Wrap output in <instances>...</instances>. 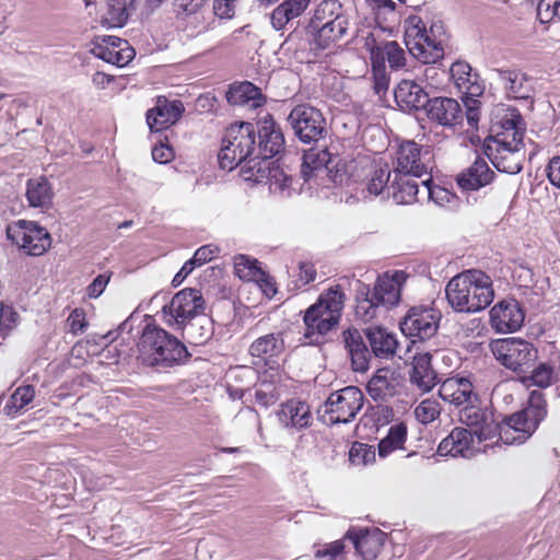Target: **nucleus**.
<instances>
[{
  "mask_svg": "<svg viewBox=\"0 0 560 560\" xmlns=\"http://www.w3.org/2000/svg\"><path fill=\"white\" fill-rule=\"evenodd\" d=\"M35 395L33 386L26 385L15 389L11 395L10 400L5 405V412L8 416L15 415L27 404H30Z\"/></svg>",
  "mask_w": 560,
  "mask_h": 560,
  "instance_id": "09e8293b",
  "label": "nucleus"
},
{
  "mask_svg": "<svg viewBox=\"0 0 560 560\" xmlns=\"http://www.w3.org/2000/svg\"><path fill=\"white\" fill-rule=\"evenodd\" d=\"M441 413V406L438 400L424 399L413 410L416 419L428 424L433 422Z\"/></svg>",
  "mask_w": 560,
  "mask_h": 560,
  "instance_id": "8fccbe9b",
  "label": "nucleus"
},
{
  "mask_svg": "<svg viewBox=\"0 0 560 560\" xmlns=\"http://www.w3.org/2000/svg\"><path fill=\"white\" fill-rule=\"evenodd\" d=\"M431 151L429 147H422L413 140L404 141L395 152L394 171L396 176L399 174L411 175L421 178L429 175L431 165Z\"/></svg>",
  "mask_w": 560,
  "mask_h": 560,
  "instance_id": "9d476101",
  "label": "nucleus"
},
{
  "mask_svg": "<svg viewBox=\"0 0 560 560\" xmlns=\"http://www.w3.org/2000/svg\"><path fill=\"white\" fill-rule=\"evenodd\" d=\"M552 381V369L546 364L537 366L529 375L522 377V383L526 387L537 386L540 388L548 387Z\"/></svg>",
  "mask_w": 560,
  "mask_h": 560,
  "instance_id": "3c124183",
  "label": "nucleus"
},
{
  "mask_svg": "<svg viewBox=\"0 0 560 560\" xmlns=\"http://www.w3.org/2000/svg\"><path fill=\"white\" fill-rule=\"evenodd\" d=\"M474 434L466 428L456 427L444 438L438 447L440 456H462L469 458L475 454Z\"/></svg>",
  "mask_w": 560,
  "mask_h": 560,
  "instance_id": "b1692460",
  "label": "nucleus"
},
{
  "mask_svg": "<svg viewBox=\"0 0 560 560\" xmlns=\"http://www.w3.org/2000/svg\"><path fill=\"white\" fill-rule=\"evenodd\" d=\"M430 182L431 177H428L422 180L423 190L427 194V196L440 206H443L445 202H450L451 199L453 198V195L442 187H431Z\"/></svg>",
  "mask_w": 560,
  "mask_h": 560,
  "instance_id": "5fc2aeb1",
  "label": "nucleus"
},
{
  "mask_svg": "<svg viewBox=\"0 0 560 560\" xmlns=\"http://www.w3.org/2000/svg\"><path fill=\"white\" fill-rule=\"evenodd\" d=\"M234 269L238 278L247 281L255 279V277L259 272L257 261L252 260L250 258L244 255H240L238 257L235 258Z\"/></svg>",
  "mask_w": 560,
  "mask_h": 560,
  "instance_id": "864d4df0",
  "label": "nucleus"
},
{
  "mask_svg": "<svg viewBox=\"0 0 560 560\" xmlns=\"http://www.w3.org/2000/svg\"><path fill=\"white\" fill-rule=\"evenodd\" d=\"M218 253H219L218 246L212 245V244L205 245L195 252V254L190 260L194 261L196 267L201 266V265L210 261L211 259H213L218 255Z\"/></svg>",
  "mask_w": 560,
  "mask_h": 560,
  "instance_id": "052dcab7",
  "label": "nucleus"
},
{
  "mask_svg": "<svg viewBox=\"0 0 560 560\" xmlns=\"http://www.w3.org/2000/svg\"><path fill=\"white\" fill-rule=\"evenodd\" d=\"M547 416L546 400L539 390H533L528 405L521 411L506 417L501 423L494 419L493 412L480 407V402L468 404L458 410L459 421L471 428L478 443L499 436L506 444H522L537 430Z\"/></svg>",
  "mask_w": 560,
  "mask_h": 560,
  "instance_id": "f257e3e1",
  "label": "nucleus"
},
{
  "mask_svg": "<svg viewBox=\"0 0 560 560\" xmlns=\"http://www.w3.org/2000/svg\"><path fill=\"white\" fill-rule=\"evenodd\" d=\"M310 0H285L271 13L272 26L280 31L290 21L299 18L308 7Z\"/></svg>",
  "mask_w": 560,
  "mask_h": 560,
  "instance_id": "e433bc0d",
  "label": "nucleus"
},
{
  "mask_svg": "<svg viewBox=\"0 0 560 560\" xmlns=\"http://www.w3.org/2000/svg\"><path fill=\"white\" fill-rule=\"evenodd\" d=\"M440 319L434 308L412 307L400 322V330L407 337L427 340L436 334Z\"/></svg>",
  "mask_w": 560,
  "mask_h": 560,
  "instance_id": "2eb2a0df",
  "label": "nucleus"
},
{
  "mask_svg": "<svg viewBox=\"0 0 560 560\" xmlns=\"http://www.w3.org/2000/svg\"><path fill=\"white\" fill-rule=\"evenodd\" d=\"M256 154L255 128L250 122L231 125L222 141L218 160L222 170L242 166Z\"/></svg>",
  "mask_w": 560,
  "mask_h": 560,
  "instance_id": "0eeeda50",
  "label": "nucleus"
},
{
  "mask_svg": "<svg viewBox=\"0 0 560 560\" xmlns=\"http://www.w3.org/2000/svg\"><path fill=\"white\" fill-rule=\"evenodd\" d=\"M173 158V150L165 144L155 145L152 149V159L161 164L167 163Z\"/></svg>",
  "mask_w": 560,
  "mask_h": 560,
  "instance_id": "774afa93",
  "label": "nucleus"
},
{
  "mask_svg": "<svg viewBox=\"0 0 560 560\" xmlns=\"http://www.w3.org/2000/svg\"><path fill=\"white\" fill-rule=\"evenodd\" d=\"M347 20L345 16L339 15L330 19L319 27L315 28L317 36L324 43L335 42L340 39L347 32Z\"/></svg>",
  "mask_w": 560,
  "mask_h": 560,
  "instance_id": "c03bdc74",
  "label": "nucleus"
},
{
  "mask_svg": "<svg viewBox=\"0 0 560 560\" xmlns=\"http://www.w3.org/2000/svg\"><path fill=\"white\" fill-rule=\"evenodd\" d=\"M345 304V293L340 287L330 288L322 293L316 303L304 314V339L311 345H318L322 339L339 323Z\"/></svg>",
  "mask_w": 560,
  "mask_h": 560,
  "instance_id": "39448f33",
  "label": "nucleus"
},
{
  "mask_svg": "<svg viewBox=\"0 0 560 560\" xmlns=\"http://www.w3.org/2000/svg\"><path fill=\"white\" fill-rule=\"evenodd\" d=\"M365 334L375 357L390 359L395 355L398 346L395 334L381 327H370Z\"/></svg>",
  "mask_w": 560,
  "mask_h": 560,
  "instance_id": "473e14b6",
  "label": "nucleus"
},
{
  "mask_svg": "<svg viewBox=\"0 0 560 560\" xmlns=\"http://www.w3.org/2000/svg\"><path fill=\"white\" fill-rule=\"evenodd\" d=\"M524 128L521 116L515 110H506L491 125V135L486 138L485 154L499 171L517 174L525 158Z\"/></svg>",
  "mask_w": 560,
  "mask_h": 560,
  "instance_id": "f03ea898",
  "label": "nucleus"
},
{
  "mask_svg": "<svg viewBox=\"0 0 560 560\" xmlns=\"http://www.w3.org/2000/svg\"><path fill=\"white\" fill-rule=\"evenodd\" d=\"M443 35L442 24H432L427 30L418 15H411L405 21V44L409 52L422 63H435L443 58Z\"/></svg>",
  "mask_w": 560,
  "mask_h": 560,
  "instance_id": "423d86ee",
  "label": "nucleus"
},
{
  "mask_svg": "<svg viewBox=\"0 0 560 560\" xmlns=\"http://www.w3.org/2000/svg\"><path fill=\"white\" fill-rule=\"evenodd\" d=\"M26 198L31 207H49L52 200V190L49 182L45 177L28 179L26 185Z\"/></svg>",
  "mask_w": 560,
  "mask_h": 560,
  "instance_id": "ea45409f",
  "label": "nucleus"
},
{
  "mask_svg": "<svg viewBox=\"0 0 560 560\" xmlns=\"http://www.w3.org/2000/svg\"><path fill=\"white\" fill-rule=\"evenodd\" d=\"M491 350L502 365L515 372H525L537 359V350L523 339L497 340L491 345Z\"/></svg>",
  "mask_w": 560,
  "mask_h": 560,
  "instance_id": "9b49d317",
  "label": "nucleus"
},
{
  "mask_svg": "<svg viewBox=\"0 0 560 560\" xmlns=\"http://www.w3.org/2000/svg\"><path fill=\"white\" fill-rule=\"evenodd\" d=\"M557 0H539L537 18L541 23H548L557 18Z\"/></svg>",
  "mask_w": 560,
  "mask_h": 560,
  "instance_id": "13d9d810",
  "label": "nucleus"
},
{
  "mask_svg": "<svg viewBox=\"0 0 560 560\" xmlns=\"http://www.w3.org/2000/svg\"><path fill=\"white\" fill-rule=\"evenodd\" d=\"M19 314L12 306L1 304L0 308V330L10 331L18 323Z\"/></svg>",
  "mask_w": 560,
  "mask_h": 560,
  "instance_id": "4d7b16f0",
  "label": "nucleus"
},
{
  "mask_svg": "<svg viewBox=\"0 0 560 560\" xmlns=\"http://www.w3.org/2000/svg\"><path fill=\"white\" fill-rule=\"evenodd\" d=\"M397 381L387 369L378 370L368 382L366 390L375 401H386L396 394Z\"/></svg>",
  "mask_w": 560,
  "mask_h": 560,
  "instance_id": "f704fd0d",
  "label": "nucleus"
},
{
  "mask_svg": "<svg viewBox=\"0 0 560 560\" xmlns=\"http://www.w3.org/2000/svg\"><path fill=\"white\" fill-rule=\"evenodd\" d=\"M440 397L458 410L468 404L480 402L471 381L467 377L454 376L442 382L439 388Z\"/></svg>",
  "mask_w": 560,
  "mask_h": 560,
  "instance_id": "a211bd4d",
  "label": "nucleus"
},
{
  "mask_svg": "<svg viewBox=\"0 0 560 560\" xmlns=\"http://www.w3.org/2000/svg\"><path fill=\"white\" fill-rule=\"evenodd\" d=\"M425 112L431 121L443 127L453 128L463 120V109L459 103L450 97L430 98Z\"/></svg>",
  "mask_w": 560,
  "mask_h": 560,
  "instance_id": "4be33fe9",
  "label": "nucleus"
},
{
  "mask_svg": "<svg viewBox=\"0 0 560 560\" xmlns=\"http://www.w3.org/2000/svg\"><path fill=\"white\" fill-rule=\"evenodd\" d=\"M316 277V270L314 265L311 262H301L299 266V280L302 285H306L314 281Z\"/></svg>",
  "mask_w": 560,
  "mask_h": 560,
  "instance_id": "338daca9",
  "label": "nucleus"
},
{
  "mask_svg": "<svg viewBox=\"0 0 560 560\" xmlns=\"http://www.w3.org/2000/svg\"><path fill=\"white\" fill-rule=\"evenodd\" d=\"M450 75L460 93L472 96L480 93V86L474 80L471 67L466 61L454 62L451 66Z\"/></svg>",
  "mask_w": 560,
  "mask_h": 560,
  "instance_id": "58836bf2",
  "label": "nucleus"
},
{
  "mask_svg": "<svg viewBox=\"0 0 560 560\" xmlns=\"http://www.w3.org/2000/svg\"><path fill=\"white\" fill-rule=\"evenodd\" d=\"M349 460L355 466L368 465L375 460L373 446L355 442L349 451Z\"/></svg>",
  "mask_w": 560,
  "mask_h": 560,
  "instance_id": "603ef678",
  "label": "nucleus"
},
{
  "mask_svg": "<svg viewBox=\"0 0 560 560\" xmlns=\"http://www.w3.org/2000/svg\"><path fill=\"white\" fill-rule=\"evenodd\" d=\"M258 148L256 154L262 158H273L284 149V136L281 127L271 115L267 114L257 122Z\"/></svg>",
  "mask_w": 560,
  "mask_h": 560,
  "instance_id": "aec40b11",
  "label": "nucleus"
},
{
  "mask_svg": "<svg viewBox=\"0 0 560 560\" xmlns=\"http://www.w3.org/2000/svg\"><path fill=\"white\" fill-rule=\"evenodd\" d=\"M343 340L348 349L352 369L355 372H366L370 368L371 352L358 329H348L343 332Z\"/></svg>",
  "mask_w": 560,
  "mask_h": 560,
  "instance_id": "c756f323",
  "label": "nucleus"
},
{
  "mask_svg": "<svg viewBox=\"0 0 560 560\" xmlns=\"http://www.w3.org/2000/svg\"><path fill=\"white\" fill-rule=\"evenodd\" d=\"M445 294L451 307L460 313H477L487 308L494 299L492 280L477 269L463 271L453 277Z\"/></svg>",
  "mask_w": 560,
  "mask_h": 560,
  "instance_id": "7ed1b4c3",
  "label": "nucleus"
},
{
  "mask_svg": "<svg viewBox=\"0 0 560 560\" xmlns=\"http://www.w3.org/2000/svg\"><path fill=\"white\" fill-rule=\"evenodd\" d=\"M277 418L283 428L296 431L310 428L313 423L310 406L300 399H290L281 404Z\"/></svg>",
  "mask_w": 560,
  "mask_h": 560,
  "instance_id": "5701e85b",
  "label": "nucleus"
},
{
  "mask_svg": "<svg viewBox=\"0 0 560 560\" xmlns=\"http://www.w3.org/2000/svg\"><path fill=\"white\" fill-rule=\"evenodd\" d=\"M283 393L281 375L277 368H270L261 373L255 386V401L267 408L276 404Z\"/></svg>",
  "mask_w": 560,
  "mask_h": 560,
  "instance_id": "a878e982",
  "label": "nucleus"
},
{
  "mask_svg": "<svg viewBox=\"0 0 560 560\" xmlns=\"http://www.w3.org/2000/svg\"><path fill=\"white\" fill-rule=\"evenodd\" d=\"M393 175L387 165L375 168L365 184V188L371 196H378L384 190L390 191Z\"/></svg>",
  "mask_w": 560,
  "mask_h": 560,
  "instance_id": "a18cd8bd",
  "label": "nucleus"
},
{
  "mask_svg": "<svg viewBox=\"0 0 560 560\" xmlns=\"http://www.w3.org/2000/svg\"><path fill=\"white\" fill-rule=\"evenodd\" d=\"M341 5L337 0H323L315 9L311 25L313 30L319 27L330 19H335L340 14Z\"/></svg>",
  "mask_w": 560,
  "mask_h": 560,
  "instance_id": "49530a36",
  "label": "nucleus"
},
{
  "mask_svg": "<svg viewBox=\"0 0 560 560\" xmlns=\"http://www.w3.org/2000/svg\"><path fill=\"white\" fill-rule=\"evenodd\" d=\"M547 177L551 185L560 189V156H555L549 161Z\"/></svg>",
  "mask_w": 560,
  "mask_h": 560,
  "instance_id": "69168bd1",
  "label": "nucleus"
},
{
  "mask_svg": "<svg viewBox=\"0 0 560 560\" xmlns=\"http://www.w3.org/2000/svg\"><path fill=\"white\" fill-rule=\"evenodd\" d=\"M407 439V427L400 422L389 428L387 435L378 443V455L386 457L396 450L404 448Z\"/></svg>",
  "mask_w": 560,
  "mask_h": 560,
  "instance_id": "37998d69",
  "label": "nucleus"
},
{
  "mask_svg": "<svg viewBox=\"0 0 560 560\" xmlns=\"http://www.w3.org/2000/svg\"><path fill=\"white\" fill-rule=\"evenodd\" d=\"M363 393L355 386H347L329 395L325 402L328 421L348 423L354 419L363 406Z\"/></svg>",
  "mask_w": 560,
  "mask_h": 560,
  "instance_id": "4468645a",
  "label": "nucleus"
},
{
  "mask_svg": "<svg viewBox=\"0 0 560 560\" xmlns=\"http://www.w3.org/2000/svg\"><path fill=\"white\" fill-rule=\"evenodd\" d=\"M370 293L372 294L374 303L380 304V306L386 310L395 306L400 300V282L398 275H396V277L386 275L378 277L373 290H370Z\"/></svg>",
  "mask_w": 560,
  "mask_h": 560,
  "instance_id": "7c9ffc66",
  "label": "nucleus"
},
{
  "mask_svg": "<svg viewBox=\"0 0 560 560\" xmlns=\"http://www.w3.org/2000/svg\"><path fill=\"white\" fill-rule=\"evenodd\" d=\"M203 298L199 290L186 288L177 292L162 308L163 320L168 326L184 328L203 312Z\"/></svg>",
  "mask_w": 560,
  "mask_h": 560,
  "instance_id": "1a4fd4ad",
  "label": "nucleus"
},
{
  "mask_svg": "<svg viewBox=\"0 0 560 560\" xmlns=\"http://www.w3.org/2000/svg\"><path fill=\"white\" fill-rule=\"evenodd\" d=\"M410 382L422 393L430 392L438 384V374L431 365L429 352L418 353L413 357Z\"/></svg>",
  "mask_w": 560,
  "mask_h": 560,
  "instance_id": "cd10ccee",
  "label": "nucleus"
},
{
  "mask_svg": "<svg viewBox=\"0 0 560 560\" xmlns=\"http://www.w3.org/2000/svg\"><path fill=\"white\" fill-rule=\"evenodd\" d=\"M359 294L355 305V315L363 322H370L376 316L377 310L381 306L374 303L369 288L364 287Z\"/></svg>",
  "mask_w": 560,
  "mask_h": 560,
  "instance_id": "de8ad7c7",
  "label": "nucleus"
},
{
  "mask_svg": "<svg viewBox=\"0 0 560 560\" xmlns=\"http://www.w3.org/2000/svg\"><path fill=\"white\" fill-rule=\"evenodd\" d=\"M292 178L288 174L284 173L282 168L277 165V162L275 161V164L271 168V172L269 173V178L267 183H269L270 188L282 190L291 185Z\"/></svg>",
  "mask_w": 560,
  "mask_h": 560,
  "instance_id": "6e6d98bb",
  "label": "nucleus"
},
{
  "mask_svg": "<svg viewBox=\"0 0 560 560\" xmlns=\"http://www.w3.org/2000/svg\"><path fill=\"white\" fill-rule=\"evenodd\" d=\"M395 101L405 112L419 110L427 107L429 93L422 85L411 80H402L395 89Z\"/></svg>",
  "mask_w": 560,
  "mask_h": 560,
  "instance_id": "393cba45",
  "label": "nucleus"
},
{
  "mask_svg": "<svg viewBox=\"0 0 560 560\" xmlns=\"http://www.w3.org/2000/svg\"><path fill=\"white\" fill-rule=\"evenodd\" d=\"M288 122L294 135L304 143L316 142L327 133L326 119L322 112L308 104H300L292 108Z\"/></svg>",
  "mask_w": 560,
  "mask_h": 560,
  "instance_id": "f8f14e48",
  "label": "nucleus"
},
{
  "mask_svg": "<svg viewBox=\"0 0 560 560\" xmlns=\"http://www.w3.org/2000/svg\"><path fill=\"white\" fill-rule=\"evenodd\" d=\"M346 539L351 540L355 551L364 560H374L384 546L385 534L377 528L359 532L348 530L343 539L335 540L318 548L315 551V557L317 559L341 560Z\"/></svg>",
  "mask_w": 560,
  "mask_h": 560,
  "instance_id": "6e6552de",
  "label": "nucleus"
},
{
  "mask_svg": "<svg viewBox=\"0 0 560 560\" xmlns=\"http://www.w3.org/2000/svg\"><path fill=\"white\" fill-rule=\"evenodd\" d=\"M135 0H106L105 12L101 16V24L108 28L122 27L133 8Z\"/></svg>",
  "mask_w": 560,
  "mask_h": 560,
  "instance_id": "c9c22d12",
  "label": "nucleus"
},
{
  "mask_svg": "<svg viewBox=\"0 0 560 560\" xmlns=\"http://www.w3.org/2000/svg\"><path fill=\"white\" fill-rule=\"evenodd\" d=\"M331 163V155L327 150H310L303 155V163L301 165V174L305 180L318 172L327 173L329 164Z\"/></svg>",
  "mask_w": 560,
  "mask_h": 560,
  "instance_id": "79ce46f5",
  "label": "nucleus"
},
{
  "mask_svg": "<svg viewBox=\"0 0 560 560\" xmlns=\"http://www.w3.org/2000/svg\"><path fill=\"white\" fill-rule=\"evenodd\" d=\"M185 110L184 104L179 100L168 101L164 96H159L156 104L147 113V122L151 131L159 132L175 125Z\"/></svg>",
  "mask_w": 560,
  "mask_h": 560,
  "instance_id": "412c9836",
  "label": "nucleus"
},
{
  "mask_svg": "<svg viewBox=\"0 0 560 560\" xmlns=\"http://www.w3.org/2000/svg\"><path fill=\"white\" fill-rule=\"evenodd\" d=\"M236 0H214L213 12L220 19H232L235 14Z\"/></svg>",
  "mask_w": 560,
  "mask_h": 560,
  "instance_id": "680f3d73",
  "label": "nucleus"
},
{
  "mask_svg": "<svg viewBox=\"0 0 560 560\" xmlns=\"http://www.w3.org/2000/svg\"><path fill=\"white\" fill-rule=\"evenodd\" d=\"M494 173L490 170L487 162L477 159L471 166L462 172L457 177V184L465 190H477L488 185Z\"/></svg>",
  "mask_w": 560,
  "mask_h": 560,
  "instance_id": "2f4dec72",
  "label": "nucleus"
},
{
  "mask_svg": "<svg viewBox=\"0 0 560 560\" xmlns=\"http://www.w3.org/2000/svg\"><path fill=\"white\" fill-rule=\"evenodd\" d=\"M370 59L371 62L380 61L381 65L387 61L393 70H398L406 65L405 51L397 42L374 43L370 47Z\"/></svg>",
  "mask_w": 560,
  "mask_h": 560,
  "instance_id": "72a5a7b5",
  "label": "nucleus"
},
{
  "mask_svg": "<svg viewBox=\"0 0 560 560\" xmlns=\"http://www.w3.org/2000/svg\"><path fill=\"white\" fill-rule=\"evenodd\" d=\"M8 237L30 256H42L51 246L49 232L32 221H19L8 228Z\"/></svg>",
  "mask_w": 560,
  "mask_h": 560,
  "instance_id": "ddd939ff",
  "label": "nucleus"
},
{
  "mask_svg": "<svg viewBox=\"0 0 560 560\" xmlns=\"http://www.w3.org/2000/svg\"><path fill=\"white\" fill-rule=\"evenodd\" d=\"M226 101L231 105L256 109L266 103V97L256 85L245 81L230 86L226 92Z\"/></svg>",
  "mask_w": 560,
  "mask_h": 560,
  "instance_id": "c85d7f7f",
  "label": "nucleus"
},
{
  "mask_svg": "<svg viewBox=\"0 0 560 560\" xmlns=\"http://www.w3.org/2000/svg\"><path fill=\"white\" fill-rule=\"evenodd\" d=\"M91 52L96 58L117 67L127 66L136 56L135 49L126 39L112 35L95 37Z\"/></svg>",
  "mask_w": 560,
  "mask_h": 560,
  "instance_id": "dca6fc26",
  "label": "nucleus"
},
{
  "mask_svg": "<svg viewBox=\"0 0 560 560\" xmlns=\"http://www.w3.org/2000/svg\"><path fill=\"white\" fill-rule=\"evenodd\" d=\"M285 349L282 331L270 332L256 338L249 346V354L256 359L254 363H264L277 368L279 358Z\"/></svg>",
  "mask_w": 560,
  "mask_h": 560,
  "instance_id": "f3484780",
  "label": "nucleus"
},
{
  "mask_svg": "<svg viewBox=\"0 0 560 560\" xmlns=\"http://www.w3.org/2000/svg\"><path fill=\"white\" fill-rule=\"evenodd\" d=\"M372 63V72H373V78H374V83H375V90H376V93H381L383 91H386L387 88H388V77H387V73H386V66L385 65H381L380 61H376L375 62H371Z\"/></svg>",
  "mask_w": 560,
  "mask_h": 560,
  "instance_id": "bf43d9fd",
  "label": "nucleus"
},
{
  "mask_svg": "<svg viewBox=\"0 0 560 560\" xmlns=\"http://www.w3.org/2000/svg\"><path fill=\"white\" fill-rule=\"evenodd\" d=\"M524 318V312L515 300L501 301L490 310L491 326L501 334L518 330Z\"/></svg>",
  "mask_w": 560,
  "mask_h": 560,
  "instance_id": "6ab92c4d",
  "label": "nucleus"
},
{
  "mask_svg": "<svg viewBox=\"0 0 560 560\" xmlns=\"http://www.w3.org/2000/svg\"><path fill=\"white\" fill-rule=\"evenodd\" d=\"M68 324L72 334L83 332L88 325L84 312L80 308L73 310L68 317Z\"/></svg>",
  "mask_w": 560,
  "mask_h": 560,
  "instance_id": "e2e57ef3",
  "label": "nucleus"
},
{
  "mask_svg": "<svg viewBox=\"0 0 560 560\" xmlns=\"http://www.w3.org/2000/svg\"><path fill=\"white\" fill-rule=\"evenodd\" d=\"M271 159L272 158H262L260 154H255L248 159V161L241 166V173L244 179L254 183L267 182L275 164V161H271Z\"/></svg>",
  "mask_w": 560,
  "mask_h": 560,
  "instance_id": "a19ab883",
  "label": "nucleus"
},
{
  "mask_svg": "<svg viewBox=\"0 0 560 560\" xmlns=\"http://www.w3.org/2000/svg\"><path fill=\"white\" fill-rule=\"evenodd\" d=\"M390 188L394 200L400 205L412 203L419 194V185L411 175L393 174Z\"/></svg>",
  "mask_w": 560,
  "mask_h": 560,
  "instance_id": "4c0bfd02",
  "label": "nucleus"
},
{
  "mask_svg": "<svg viewBox=\"0 0 560 560\" xmlns=\"http://www.w3.org/2000/svg\"><path fill=\"white\" fill-rule=\"evenodd\" d=\"M109 282V276L98 275L86 288V295L90 299L98 298Z\"/></svg>",
  "mask_w": 560,
  "mask_h": 560,
  "instance_id": "0e129e2a",
  "label": "nucleus"
},
{
  "mask_svg": "<svg viewBox=\"0 0 560 560\" xmlns=\"http://www.w3.org/2000/svg\"><path fill=\"white\" fill-rule=\"evenodd\" d=\"M502 81L506 94L515 100H527L532 96L534 89L529 78L520 70L494 69Z\"/></svg>",
  "mask_w": 560,
  "mask_h": 560,
  "instance_id": "bb28decb",
  "label": "nucleus"
},
{
  "mask_svg": "<svg viewBox=\"0 0 560 560\" xmlns=\"http://www.w3.org/2000/svg\"><path fill=\"white\" fill-rule=\"evenodd\" d=\"M187 357L186 347L166 330L148 325L138 342V360L148 366L171 368Z\"/></svg>",
  "mask_w": 560,
  "mask_h": 560,
  "instance_id": "20e7f679",
  "label": "nucleus"
}]
</instances>
